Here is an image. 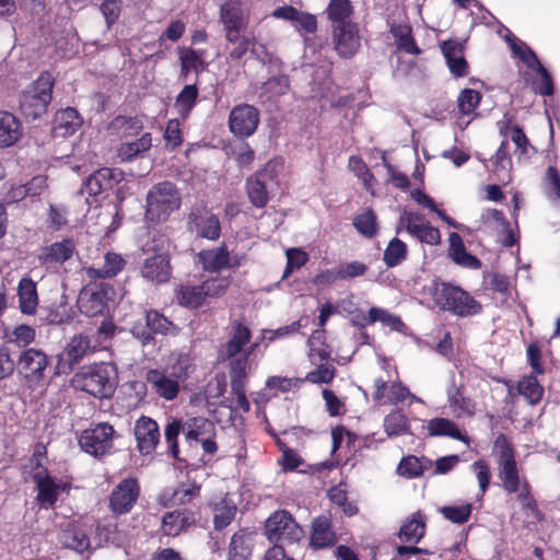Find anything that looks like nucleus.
<instances>
[{"instance_id":"3c124183","label":"nucleus","mask_w":560,"mask_h":560,"mask_svg":"<svg viewBox=\"0 0 560 560\" xmlns=\"http://www.w3.org/2000/svg\"><path fill=\"white\" fill-rule=\"evenodd\" d=\"M214 424L207 418L194 417L184 423V434L188 442H199L209 434H214Z\"/></svg>"},{"instance_id":"20e7f679","label":"nucleus","mask_w":560,"mask_h":560,"mask_svg":"<svg viewBox=\"0 0 560 560\" xmlns=\"http://www.w3.org/2000/svg\"><path fill=\"white\" fill-rule=\"evenodd\" d=\"M428 292L440 310L459 317L475 316L482 311L481 303L469 292L450 282L435 279L429 285Z\"/></svg>"},{"instance_id":"423d86ee","label":"nucleus","mask_w":560,"mask_h":560,"mask_svg":"<svg viewBox=\"0 0 560 560\" xmlns=\"http://www.w3.org/2000/svg\"><path fill=\"white\" fill-rule=\"evenodd\" d=\"M182 206V195L176 185L170 180L153 185L145 197V219L150 223H161Z\"/></svg>"},{"instance_id":"680f3d73","label":"nucleus","mask_w":560,"mask_h":560,"mask_svg":"<svg viewBox=\"0 0 560 560\" xmlns=\"http://www.w3.org/2000/svg\"><path fill=\"white\" fill-rule=\"evenodd\" d=\"M7 342L18 348H31L30 346L36 339V330L32 326L21 324L14 327L10 332H5Z\"/></svg>"},{"instance_id":"b1692460","label":"nucleus","mask_w":560,"mask_h":560,"mask_svg":"<svg viewBox=\"0 0 560 560\" xmlns=\"http://www.w3.org/2000/svg\"><path fill=\"white\" fill-rule=\"evenodd\" d=\"M124 179V173L118 168L102 167L92 173L84 182L81 192L96 197L113 189Z\"/></svg>"},{"instance_id":"6e6d98bb","label":"nucleus","mask_w":560,"mask_h":560,"mask_svg":"<svg viewBox=\"0 0 560 560\" xmlns=\"http://www.w3.org/2000/svg\"><path fill=\"white\" fill-rule=\"evenodd\" d=\"M316 368L306 373L305 377H301L304 383L315 385L331 384L337 375V369L329 362H317Z\"/></svg>"},{"instance_id":"4c0bfd02","label":"nucleus","mask_w":560,"mask_h":560,"mask_svg":"<svg viewBox=\"0 0 560 560\" xmlns=\"http://www.w3.org/2000/svg\"><path fill=\"white\" fill-rule=\"evenodd\" d=\"M209 508L213 515V528L217 532L225 529L235 518L237 506L228 494L219 501L210 502Z\"/></svg>"},{"instance_id":"f3484780","label":"nucleus","mask_w":560,"mask_h":560,"mask_svg":"<svg viewBox=\"0 0 560 560\" xmlns=\"http://www.w3.org/2000/svg\"><path fill=\"white\" fill-rule=\"evenodd\" d=\"M187 230L197 237L217 241L221 236L219 217L206 208H192L187 215Z\"/></svg>"},{"instance_id":"412c9836","label":"nucleus","mask_w":560,"mask_h":560,"mask_svg":"<svg viewBox=\"0 0 560 560\" xmlns=\"http://www.w3.org/2000/svg\"><path fill=\"white\" fill-rule=\"evenodd\" d=\"M409 397L412 400H418L400 381L389 383L382 377L374 380L372 400L375 405H398Z\"/></svg>"},{"instance_id":"7c9ffc66","label":"nucleus","mask_w":560,"mask_h":560,"mask_svg":"<svg viewBox=\"0 0 560 560\" xmlns=\"http://www.w3.org/2000/svg\"><path fill=\"white\" fill-rule=\"evenodd\" d=\"M83 124L79 112L73 107L58 110L54 118L52 133L55 137L72 136Z\"/></svg>"},{"instance_id":"ea45409f","label":"nucleus","mask_w":560,"mask_h":560,"mask_svg":"<svg viewBox=\"0 0 560 560\" xmlns=\"http://www.w3.org/2000/svg\"><path fill=\"white\" fill-rule=\"evenodd\" d=\"M253 533L247 528L235 532L228 549V560H249L253 553Z\"/></svg>"},{"instance_id":"8fccbe9b","label":"nucleus","mask_w":560,"mask_h":560,"mask_svg":"<svg viewBox=\"0 0 560 560\" xmlns=\"http://www.w3.org/2000/svg\"><path fill=\"white\" fill-rule=\"evenodd\" d=\"M493 173L499 180L509 183L511 180L510 171L512 168V159L509 151V141L505 139L501 142L497 152L492 158Z\"/></svg>"},{"instance_id":"f03ea898","label":"nucleus","mask_w":560,"mask_h":560,"mask_svg":"<svg viewBox=\"0 0 560 560\" xmlns=\"http://www.w3.org/2000/svg\"><path fill=\"white\" fill-rule=\"evenodd\" d=\"M492 455L494 456L498 478L501 487L509 494H516L522 509L539 517L541 512L532 493L529 481L522 477L516 460V451L510 439L504 433H499L493 442Z\"/></svg>"},{"instance_id":"9d476101","label":"nucleus","mask_w":560,"mask_h":560,"mask_svg":"<svg viewBox=\"0 0 560 560\" xmlns=\"http://www.w3.org/2000/svg\"><path fill=\"white\" fill-rule=\"evenodd\" d=\"M179 327L155 308L144 312V322L138 320L130 328V334L142 347L155 345V335L176 336Z\"/></svg>"},{"instance_id":"2f4dec72","label":"nucleus","mask_w":560,"mask_h":560,"mask_svg":"<svg viewBox=\"0 0 560 560\" xmlns=\"http://www.w3.org/2000/svg\"><path fill=\"white\" fill-rule=\"evenodd\" d=\"M205 50L194 49L191 47H183L178 49V58L180 65L179 78L186 80L191 72L196 75L202 73L207 68L205 61Z\"/></svg>"},{"instance_id":"69168bd1","label":"nucleus","mask_w":560,"mask_h":560,"mask_svg":"<svg viewBox=\"0 0 560 560\" xmlns=\"http://www.w3.org/2000/svg\"><path fill=\"white\" fill-rule=\"evenodd\" d=\"M450 407L458 412V416L472 417L476 411V402L472 398L465 396L463 388L457 387L448 395Z\"/></svg>"},{"instance_id":"f8f14e48","label":"nucleus","mask_w":560,"mask_h":560,"mask_svg":"<svg viewBox=\"0 0 560 560\" xmlns=\"http://www.w3.org/2000/svg\"><path fill=\"white\" fill-rule=\"evenodd\" d=\"M265 536L273 544H294L304 537V529L290 512L278 510L266 520Z\"/></svg>"},{"instance_id":"f704fd0d","label":"nucleus","mask_w":560,"mask_h":560,"mask_svg":"<svg viewBox=\"0 0 560 560\" xmlns=\"http://www.w3.org/2000/svg\"><path fill=\"white\" fill-rule=\"evenodd\" d=\"M244 188L250 205L256 209L267 207L275 190L255 174L246 178Z\"/></svg>"},{"instance_id":"a878e982","label":"nucleus","mask_w":560,"mask_h":560,"mask_svg":"<svg viewBox=\"0 0 560 560\" xmlns=\"http://www.w3.org/2000/svg\"><path fill=\"white\" fill-rule=\"evenodd\" d=\"M440 47L450 72L455 78H464L468 75L469 66L464 56V44L457 39H447L444 40Z\"/></svg>"},{"instance_id":"a18cd8bd","label":"nucleus","mask_w":560,"mask_h":560,"mask_svg":"<svg viewBox=\"0 0 560 560\" xmlns=\"http://www.w3.org/2000/svg\"><path fill=\"white\" fill-rule=\"evenodd\" d=\"M91 351V340L85 335H77L66 346L62 358L70 365L78 364Z\"/></svg>"},{"instance_id":"4be33fe9","label":"nucleus","mask_w":560,"mask_h":560,"mask_svg":"<svg viewBox=\"0 0 560 560\" xmlns=\"http://www.w3.org/2000/svg\"><path fill=\"white\" fill-rule=\"evenodd\" d=\"M152 394L166 401L174 400L180 393V384L168 373V369H149L144 375Z\"/></svg>"},{"instance_id":"e433bc0d","label":"nucleus","mask_w":560,"mask_h":560,"mask_svg":"<svg viewBox=\"0 0 560 560\" xmlns=\"http://www.w3.org/2000/svg\"><path fill=\"white\" fill-rule=\"evenodd\" d=\"M389 33L394 38L397 50L415 56H419L422 52V49L417 45L410 24L393 23L389 27Z\"/></svg>"},{"instance_id":"603ef678","label":"nucleus","mask_w":560,"mask_h":560,"mask_svg":"<svg viewBox=\"0 0 560 560\" xmlns=\"http://www.w3.org/2000/svg\"><path fill=\"white\" fill-rule=\"evenodd\" d=\"M285 162L282 156H276L269 160L264 167L257 170L254 174L266 182L272 189L280 186V175L284 172Z\"/></svg>"},{"instance_id":"0e129e2a","label":"nucleus","mask_w":560,"mask_h":560,"mask_svg":"<svg viewBox=\"0 0 560 560\" xmlns=\"http://www.w3.org/2000/svg\"><path fill=\"white\" fill-rule=\"evenodd\" d=\"M482 94L474 89H463L457 96V108L459 114L464 116L472 115L480 102Z\"/></svg>"},{"instance_id":"13d9d810","label":"nucleus","mask_w":560,"mask_h":560,"mask_svg":"<svg viewBox=\"0 0 560 560\" xmlns=\"http://www.w3.org/2000/svg\"><path fill=\"white\" fill-rule=\"evenodd\" d=\"M326 12L332 25L352 23L349 21L353 14V7L350 0H330Z\"/></svg>"},{"instance_id":"2eb2a0df","label":"nucleus","mask_w":560,"mask_h":560,"mask_svg":"<svg viewBox=\"0 0 560 560\" xmlns=\"http://www.w3.org/2000/svg\"><path fill=\"white\" fill-rule=\"evenodd\" d=\"M140 495V485L136 478L122 479L112 491L108 498V509L114 515L129 513Z\"/></svg>"},{"instance_id":"c85d7f7f","label":"nucleus","mask_w":560,"mask_h":560,"mask_svg":"<svg viewBox=\"0 0 560 560\" xmlns=\"http://www.w3.org/2000/svg\"><path fill=\"white\" fill-rule=\"evenodd\" d=\"M233 365V372H230L231 390L235 396V406L233 409L247 413L250 410V404L246 396L248 374L247 371H244V363L238 361Z\"/></svg>"},{"instance_id":"39448f33","label":"nucleus","mask_w":560,"mask_h":560,"mask_svg":"<svg viewBox=\"0 0 560 560\" xmlns=\"http://www.w3.org/2000/svg\"><path fill=\"white\" fill-rule=\"evenodd\" d=\"M15 370L26 389L42 390L49 384L51 358L43 349L26 348L20 351Z\"/></svg>"},{"instance_id":"aec40b11","label":"nucleus","mask_w":560,"mask_h":560,"mask_svg":"<svg viewBox=\"0 0 560 560\" xmlns=\"http://www.w3.org/2000/svg\"><path fill=\"white\" fill-rule=\"evenodd\" d=\"M259 110L249 104L236 105L229 116L231 132L238 138L252 136L259 125Z\"/></svg>"},{"instance_id":"79ce46f5","label":"nucleus","mask_w":560,"mask_h":560,"mask_svg":"<svg viewBox=\"0 0 560 560\" xmlns=\"http://www.w3.org/2000/svg\"><path fill=\"white\" fill-rule=\"evenodd\" d=\"M336 540L330 520L326 516L315 518L311 532V545L315 549H324L334 546Z\"/></svg>"},{"instance_id":"4d7b16f0","label":"nucleus","mask_w":560,"mask_h":560,"mask_svg":"<svg viewBox=\"0 0 560 560\" xmlns=\"http://www.w3.org/2000/svg\"><path fill=\"white\" fill-rule=\"evenodd\" d=\"M198 96L199 90L196 83L185 85L177 94L175 100V107L183 118L189 116L197 104Z\"/></svg>"},{"instance_id":"bf43d9fd","label":"nucleus","mask_w":560,"mask_h":560,"mask_svg":"<svg viewBox=\"0 0 560 560\" xmlns=\"http://www.w3.org/2000/svg\"><path fill=\"white\" fill-rule=\"evenodd\" d=\"M408 256V248L405 242L398 237H394L387 244L384 254L383 261L388 268H394L400 265Z\"/></svg>"},{"instance_id":"a211bd4d","label":"nucleus","mask_w":560,"mask_h":560,"mask_svg":"<svg viewBox=\"0 0 560 560\" xmlns=\"http://www.w3.org/2000/svg\"><path fill=\"white\" fill-rule=\"evenodd\" d=\"M33 481L36 485V502L40 509L49 510L55 509L61 492L68 493L71 489V483L57 479L50 474L33 476Z\"/></svg>"},{"instance_id":"4468645a","label":"nucleus","mask_w":560,"mask_h":560,"mask_svg":"<svg viewBox=\"0 0 560 560\" xmlns=\"http://www.w3.org/2000/svg\"><path fill=\"white\" fill-rule=\"evenodd\" d=\"M77 254V244L72 237H65L61 241L54 242L43 246L36 259L39 266L47 271H57L62 265L71 260Z\"/></svg>"},{"instance_id":"72a5a7b5","label":"nucleus","mask_w":560,"mask_h":560,"mask_svg":"<svg viewBox=\"0 0 560 560\" xmlns=\"http://www.w3.org/2000/svg\"><path fill=\"white\" fill-rule=\"evenodd\" d=\"M22 136L23 128L19 118L10 112L0 110V148L14 145Z\"/></svg>"},{"instance_id":"864d4df0","label":"nucleus","mask_w":560,"mask_h":560,"mask_svg":"<svg viewBox=\"0 0 560 560\" xmlns=\"http://www.w3.org/2000/svg\"><path fill=\"white\" fill-rule=\"evenodd\" d=\"M348 167L362 182L364 189L374 196L376 178L364 160L359 155H351L348 161Z\"/></svg>"},{"instance_id":"5701e85b","label":"nucleus","mask_w":560,"mask_h":560,"mask_svg":"<svg viewBox=\"0 0 560 560\" xmlns=\"http://www.w3.org/2000/svg\"><path fill=\"white\" fill-rule=\"evenodd\" d=\"M133 434L137 442V450L142 456L152 455L161 439L158 422L148 416H141L136 420Z\"/></svg>"},{"instance_id":"0eeeda50","label":"nucleus","mask_w":560,"mask_h":560,"mask_svg":"<svg viewBox=\"0 0 560 560\" xmlns=\"http://www.w3.org/2000/svg\"><path fill=\"white\" fill-rule=\"evenodd\" d=\"M250 328L240 320H233L228 332V340L219 350L220 358L229 361V372H233L235 362L244 363V371H247V364L259 348V342H250Z\"/></svg>"},{"instance_id":"c9c22d12","label":"nucleus","mask_w":560,"mask_h":560,"mask_svg":"<svg viewBox=\"0 0 560 560\" xmlns=\"http://www.w3.org/2000/svg\"><path fill=\"white\" fill-rule=\"evenodd\" d=\"M197 258L202 269L208 272H220L228 269L230 265V253L225 244H221L217 248L202 249L198 253Z\"/></svg>"},{"instance_id":"5fc2aeb1","label":"nucleus","mask_w":560,"mask_h":560,"mask_svg":"<svg viewBox=\"0 0 560 560\" xmlns=\"http://www.w3.org/2000/svg\"><path fill=\"white\" fill-rule=\"evenodd\" d=\"M384 430L388 436H400L410 433V424L401 409L389 412L384 418Z\"/></svg>"},{"instance_id":"bb28decb","label":"nucleus","mask_w":560,"mask_h":560,"mask_svg":"<svg viewBox=\"0 0 560 560\" xmlns=\"http://www.w3.org/2000/svg\"><path fill=\"white\" fill-rule=\"evenodd\" d=\"M195 523L196 513L191 509H177L163 515L161 529L164 535L176 537L188 530Z\"/></svg>"},{"instance_id":"c03bdc74","label":"nucleus","mask_w":560,"mask_h":560,"mask_svg":"<svg viewBox=\"0 0 560 560\" xmlns=\"http://www.w3.org/2000/svg\"><path fill=\"white\" fill-rule=\"evenodd\" d=\"M424 534L425 516L418 511L401 525L398 536L401 541L417 544Z\"/></svg>"},{"instance_id":"9b49d317","label":"nucleus","mask_w":560,"mask_h":560,"mask_svg":"<svg viewBox=\"0 0 560 560\" xmlns=\"http://www.w3.org/2000/svg\"><path fill=\"white\" fill-rule=\"evenodd\" d=\"M116 430L108 422H98L84 429L79 436V445L83 452L103 458L113 453Z\"/></svg>"},{"instance_id":"1a4fd4ad","label":"nucleus","mask_w":560,"mask_h":560,"mask_svg":"<svg viewBox=\"0 0 560 560\" xmlns=\"http://www.w3.org/2000/svg\"><path fill=\"white\" fill-rule=\"evenodd\" d=\"M228 278L214 277L202 281L199 284H180L176 290V300L180 306L196 310L202 306L208 298H219L229 288Z\"/></svg>"},{"instance_id":"09e8293b","label":"nucleus","mask_w":560,"mask_h":560,"mask_svg":"<svg viewBox=\"0 0 560 560\" xmlns=\"http://www.w3.org/2000/svg\"><path fill=\"white\" fill-rule=\"evenodd\" d=\"M143 128V122L138 116H116L109 124L108 130L121 137L137 136Z\"/></svg>"},{"instance_id":"393cba45","label":"nucleus","mask_w":560,"mask_h":560,"mask_svg":"<svg viewBox=\"0 0 560 560\" xmlns=\"http://www.w3.org/2000/svg\"><path fill=\"white\" fill-rule=\"evenodd\" d=\"M220 22L224 35L245 33L249 23V14L245 12L238 1H225L220 7Z\"/></svg>"},{"instance_id":"f257e3e1","label":"nucleus","mask_w":560,"mask_h":560,"mask_svg":"<svg viewBox=\"0 0 560 560\" xmlns=\"http://www.w3.org/2000/svg\"><path fill=\"white\" fill-rule=\"evenodd\" d=\"M492 455L494 456L498 478L501 487L509 494H516L522 509L539 517L541 512L532 493L529 481L522 477L516 460V451L510 439L504 433H499L493 442Z\"/></svg>"},{"instance_id":"338daca9","label":"nucleus","mask_w":560,"mask_h":560,"mask_svg":"<svg viewBox=\"0 0 560 560\" xmlns=\"http://www.w3.org/2000/svg\"><path fill=\"white\" fill-rule=\"evenodd\" d=\"M151 145L152 136L150 132H145L136 141L122 143L118 152L122 159L130 160L140 153L147 152Z\"/></svg>"},{"instance_id":"ddd939ff","label":"nucleus","mask_w":560,"mask_h":560,"mask_svg":"<svg viewBox=\"0 0 560 560\" xmlns=\"http://www.w3.org/2000/svg\"><path fill=\"white\" fill-rule=\"evenodd\" d=\"M115 296L112 284L101 282L85 287L80 291L78 307L88 317L103 316L108 312V303Z\"/></svg>"},{"instance_id":"7ed1b4c3","label":"nucleus","mask_w":560,"mask_h":560,"mask_svg":"<svg viewBox=\"0 0 560 560\" xmlns=\"http://www.w3.org/2000/svg\"><path fill=\"white\" fill-rule=\"evenodd\" d=\"M117 370L112 363L98 362L81 366L72 376L74 389L103 400L110 398L117 387Z\"/></svg>"},{"instance_id":"473e14b6","label":"nucleus","mask_w":560,"mask_h":560,"mask_svg":"<svg viewBox=\"0 0 560 560\" xmlns=\"http://www.w3.org/2000/svg\"><path fill=\"white\" fill-rule=\"evenodd\" d=\"M16 291L21 313L28 316L35 315L39 302L36 282L28 277H23L19 281Z\"/></svg>"},{"instance_id":"6ab92c4d","label":"nucleus","mask_w":560,"mask_h":560,"mask_svg":"<svg viewBox=\"0 0 560 560\" xmlns=\"http://www.w3.org/2000/svg\"><path fill=\"white\" fill-rule=\"evenodd\" d=\"M334 49L342 59H351L361 48V37L357 23L332 25Z\"/></svg>"},{"instance_id":"052dcab7","label":"nucleus","mask_w":560,"mask_h":560,"mask_svg":"<svg viewBox=\"0 0 560 560\" xmlns=\"http://www.w3.org/2000/svg\"><path fill=\"white\" fill-rule=\"evenodd\" d=\"M195 370L194 358L189 353H179L171 365L168 373L182 384L190 377Z\"/></svg>"},{"instance_id":"c756f323","label":"nucleus","mask_w":560,"mask_h":560,"mask_svg":"<svg viewBox=\"0 0 560 560\" xmlns=\"http://www.w3.org/2000/svg\"><path fill=\"white\" fill-rule=\"evenodd\" d=\"M60 542L77 552H84L90 549L91 541L84 524L79 522L68 523L60 535Z\"/></svg>"},{"instance_id":"e2e57ef3","label":"nucleus","mask_w":560,"mask_h":560,"mask_svg":"<svg viewBox=\"0 0 560 560\" xmlns=\"http://www.w3.org/2000/svg\"><path fill=\"white\" fill-rule=\"evenodd\" d=\"M353 226L364 237H374L378 232L375 211L372 208H366L364 212L353 219Z\"/></svg>"},{"instance_id":"58836bf2","label":"nucleus","mask_w":560,"mask_h":560,"mask_svg":"<svg viewBox=\"0 0 560 560\" xmlns=\"http://www.w3.org/2000/svg\"><path fill=\"white\" fill-rule=\"evenodd\" d=\"M126 264V260L120 254L107 252L104 256L103 266L100 268H86V275L92 280L112 279L124 270Z\"/></svg>"},{"instance_id":"37998d69","label":"nucleus","mask_w":560,"mask_h":560,"mask_svg":"<svg viewBox=\"0 0 560 560\" xmlns=\"http://www.w3.org/2000/svg\"><path fill=\"white\" fill-rule=\"evenodd\" d=\"M228 43V59L231 61H241L248 51L255 52V38H250L244 33L224 35Z\"/></svg>"},{"instance_id":"a19ab883","label":"nucleus","mask_w":560,"mask_h":560,"mask_svg":"<svg viewBox=\"0 0 560 560\" xmlns=\"http://www.w3.org/2000/svg\"><path fill=\"white\" fill-rule=\"evenodd\" d=\"M448 257L456 265L470 269H479L481 267L479 258L466 250L463 238L458 233L452 232L448 236Z\"/></svg>"},{"instance_id":"49530a36","label":"nucleus","mask_w":560,"mask_h":560,"mask_svg":"<svg viewBox=\"0 0 560 560\" xmlns=\"http://www.w3.org/2000/svg\"><path fill=\"white\" fill-rule=\"evenodd\" d=\"M538 375L529 374L523 376L516 385L517 393L532 405H538L544 396V386L537 380Z\"/></svg>"},{"instance_id":"de8ad7c7","label":"nucleus","mask_w":560,"mask_h":560,"mask_svg":"<svg viewBox=\"0 0 560 560\" xmlns=\"http://www.w3.org/2000/svg\"><path fill=\"white\" fill-rule=\"evenodd\" d=\"M427 429L430 436H448L458 441H466V436L457 424L446 418L436 417L429 420Z\"/></svg>"},{"instance_id":"dca6fc26","label":"nucleus","mask_w":560,"mask_h":560,"mask_svg":"<svg viewBox=\"0 0 560 560\" xmlns=\"http://www.w3.org/2000/svg\"><path fill=\"white\" fill-rule=\"evenodd\" d=\"M400 223L405 230L420 243L436 246L441 243V232L433 226L424 214L415 211H405L400 215Z\"/></svg>"},{"instance_id":"774afa93","label":"nucleus","mask_w":560,"mask_h":560,"mask_svg":"<svg viewBox=\"0 0 560 560\" xmlns=\"http://www.w3.org/2000/svg\"><path fill=\"white\" fill-rule=\"evenodd\" d=\"M200 493V486L195 481L179 483L172 493L171 502L174 505H184L197 498Z\"/></svg>"},{"instance_id":"cd10ccee","label":"nucleus","mask_w":560,"mask_h":560,"mask_svg":"<svg viewBox=\"0 0 560 560\" xmlns=\"http://www.w3.org/2000/svg\"><path fill=\"white\" fill-rule=\"evenodd\" d=\"M141 276L148 281L166 283L172 277L171 259L167 254H159L144 260Z\"/></svg>"},{"instance_id":"6e6552de","label":"nucleus","mask_w":560,"mask_h":560,"mask_svg":"<svg viewBox=\"0 0 560 560\" xmlns=\"http://www.w3.org/2000/svg\"><path fill=\"white\" fill-rule=\"evenodd\" d=\"M55 78L49 71H43L20 97V110L27 119H37L47 113L52 101Z\"/></svg>"}]
</instances>
